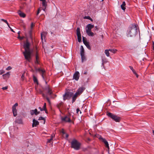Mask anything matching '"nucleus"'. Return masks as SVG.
Here are the masks:
<instances>
[{"label": "nucleus", "mask_w": 154, "mask_h": 154, "mask_svg": "<svg viewBox=\"0 0 154 154\" xmlns=\"http://www.w3.org/2000/svg\"><path fill=\"white\" fill-rule=\"evenodd\" d=\"M10 74L9 72H7L6 74H3L2 76L4 79H6L9 78Z\"/></svg>", "instance_id": "obj_21"}, {"label": "nucleus", "mask_w": 154, "mask_h": 154, "mask_svg": "<svg viewBox=\"0 0 154 154\" xmlns=\"http://www.w3.org/2000/svg\"><path fill=\"white\" fill-rule=\"evenodd\" d=\"M20 32L19 31L17 33L19 35H20Z\"/></svg>", "instance_id": "obj_58"}, {"label": "nucleus", "mask_w": 154, "mask_h": 154, "mask_svg": "<svg viewBox=\"0 0 154 154\" xmlns=\"http://www.w3.org/2000/svg\"><path fill=\"white\" fill-rule=\"evenodd\" d=\"M8 86H6V87H3L2 89L3 90H6L8 89Z\"/></svg>", "instance_id": "obj_48"}, {"label": "nucleus", "mask_w": 154, "mask_h": 154, "mask_svg": "<svg viewBox=\"0 0 154 154\" xmlns=\"http://www.w3.org/2000/svg\"><path fill=\"white\" fill-rule=\"evenodd\" d=\"M41 1L42 2V5L44 7L42 8L43 10L45 11L47 6V2L46 1V0H39Z\"/></svg>", "instance_id": "obj_12"}, {"label": "nucleus", "mask_w": 154, "mask_h": 154, "mask_svg": "<svg viewBox=\"0 0 154 154\" xmlns=\"http://www.w3.org/2000/svg\"><path fill=\"white\" fill-rule=\"evenodd\" d=\"M33 80L35 83H36L37 85H38V80L36 78L35 75H33Z\"/></svg>", "instance_id": "obj_23"}, {"label": "nucleus", "mask_w": 154, "mask_h": 154, "mask_svg": "<svg viewBox=\"0 0 154 154\" xmlns=\"http://www.w3.org/2000/svg\"><path fill=\"white\" fill-rule=\"evenodd\" d=\"M84 44L85 45V46L88 49L90 50H91V47L89 45V42L87 41L85 43H84Z\"/></svg>", "instance_id": "obj_24"}, {"label": "nucleus", "mask_w": 154, "mask_h": 154, "mask_svg": "<svg viewBox=\"0 0 154 154\" xmlns=\"http://www.w3.org/2000/svg\"><path fill=\"white\" fill-rule=\"evenodd\" d=\"M72 148L76 150H79L80 148L81 144L75 139H73L71 143Z\"/></svg>", "instance_id": "obj_4"}, {"label": "nucleus", "mask_w": 154, "mask_h": 154, "mask_svg": "<svg viewBox=\"0 0 154 154\" xmlns=\"http://www.w3.org/2000/svg\"><path fill=\"white\" fill-rule=\"evenodd\" d=\"M102 66H103V67L104 68V63H103V59H102Z\"/></svg>", "instance_id": "obj_53"}, {"label": "nucleus", "mask_w": 154, "mask_h": 154, "mask_svg": "<svg viewBox=\"0 0 154 154\" xmlns=\"http://www.w3.org/2000/svg\"><path fill=\"white\" fill-rule=\"evenodd\" d=\"M35 70L37 71H38L41 73L42 77L43 79L44 80V74L45 72V70L44 69H42L40 68H36Z\"/></svg>", "instance_id": "obj_10"}, {"label": "nucleus", "mask_w": 154, "mask_h": 154, "mask_svg": "<svg viewBox=\"0 0 154 154\" xmlns=\"http://www.w3.org/2000/svg\"><path fill=\"white\" fill-rule=\"evenodd\" d=\"M33 123L32 124V127H36L37 125H38L39 124V122L36 120L35 119H34L32 121Z\"/></svg>", "instance_id": "obj_16"}, {"label": "nucleus", "mask_w": 154, "mask_h": 154, "mask_svg": "<svg viewBox=\"0 0 154 154\" xmlns=\"http://www.w3.org/2000/svg\"><path fill=\"white\" fill-rule=\"evenodd\" d=\"M85 88L84 87H80L77 90L75 93L77 94L78 96H79L82 94V93L85 90Z\"/></svg>", "instance_id": "obj_9"}, {"label": "nucleus", "mask_w": 154, "mask_h": 154, "mask_svg": "<svg viewBox=\"0 0 154 154\" xmlns=\"http://www.w3.org/2000/svg\"><path fill=\"white\" fill-rule=\"evenodd\" d=\"M41 11V10L39 8L38 11H37V15H38V14H39V13H40V11Z\"/></svg>", "instance_id": "obj_51"}, {"label": "nucleus", "mask_w": 154, "mask_h": 154, "mask_svg": "<svg viewBox=\"0 0 154 154\" xmlns=\"http://www.w3.org/2000/svg\"><path fill=\"white\" fill-rule=\"evenodd\" d=\"M34 25L33 23H32L31 25V29L34 26Z\"/></svg>", "instance_id": "obj_50"}, {"label": "nucleus", "mask_w": 154, "mask_h": 154, "mask_svg": "<svg viewBox=\"0 0 154 154\" xmlns=\"http://www.w3.org/2000/svg\"><path fill=\"white\" fill-rule=\"evenodd\" d=\"M32 30H30L29 32V37L30 38H31V37H32Z\"/></svg>", "instance_id": "obj_37"}, {"label": "nucleus", "mask_w": 154, "mask_h": 154, "mask_svg": "<svg viewBox=\"0 0 154 154\" xmlns=\"http://www.w3.org/2000/svg\"><path fill=\"white\" fill-rule=\"evenodd\" d=\"M103 142L105 144L106 147L108 149V150L109 149V146L108 143L106 140L105 139H102Z\"/></svg>", "instance_id": "obj_18"}, {"label": "nucleus", "mask_w": 154, "mask_h": 154, "mask_svg": "<svg viewBox=\"0 0 154 154\" xmlns=\"http://www.w3.org/2000/svg\"><path fill=\"white\" fill-rule=\"evenodd\" d=\"M80 76V74L79 72H76L73 74V79L76 81L78 80Z\"/></svg>", "instance_id": "obj_11"}, {"label": "nucleus", "mask_w": 154, "mask_h": 154, "mask_svg": "<svg viewBox=\"0 0 154 154\" xmlns=\"http://www.w3.org/2000/svg\"><path fill=\"white\" fill-rule=\"evenodd\" d=\"M89 20H91V21H93V20L91 18V19H90Z\"/></svg>", "instance_id": "obj_59"}, {"label": "nucleus", "mask_w": 154, "mask_h": 154, "mask_svg": "<svg viewBox=\"0 0 154 154\" xmlns=\"http://www.w3.org/2000/svg\"><path fill=\"white\" fill-rule=\"evenodd\" d=\"M81 59H82V62H83L85 60V54L83 55H81Z\"/></svg>", "instance_id": "obj_31"}, {"label": "nucleus", "mask_w": 154, "mask_h": 154, "mask_svg": "<svg viewBox=\"0 0 154 154\" xmlns=\"http://www.w3.org/2000/svg\"><path fill=\"white\" fill-rule=\"evenodd\" d=\"M43 108L44 110H45L46 109V103H45L44 104V105L43 106Z\"/></svg>", "instance_id": "obj_40"}, {"label": "nucleus", "mask_w": 154, "mask_h": 154, "mask_svg": "<svg viewBox=\"0 0 154 154\" xmlns=\"http://www.w3.org/2000/svg\"><path fill=\"white\" fill-rule=\"evenodd\" d=\"M18 104L17 103H15L12 106L13 108H16V107L18 106Z\"/></svg>", "instance_id": "obj_38"}, {"label": "nucleus", "mask_w": 154, "mask_h": 154, "mask_svg": "<svg viewBox=\"0 0 154 154\" xmlns=\"http://www.w3.org/2000/svg\"><path fill=\"white\" fill-rule=\"evenodd\" d=\"M137 32V25L132 23L129 25L127 32V35L128 37H132L136 35Z\"/></svg>", "instance_id": "obj_2"}, {"label": "nucleus", "mask_w": 154, "mask_h": 154, "mask_svg": "<svg viewBox=\"0 0 154 154\" xmlns=\"http://www.w3.org/2000/svg\"><path fill=\"white\" fill-rule=\"evenodd\" d=\"M109 49H106L105 50V53L107 57L109 56Z\"/></svg>", "instance_id": "obj_29"}, {"label": "nucleus", "mask_w": 154, "mask_h": 154, "mask_svg": "<svg viewBox=\"0 0 154 154\" xmlns=\"http://www.w3.org/2000/svg\"><path fill=\"white\" fill-rule=\"evenodd\" d=\"M61 119L62 122H72L70 119L68 118L67 116H65L64 117H61Z\"/></svg>", "instance_id": "obj_8"}, {"label": "nucleus", "mask_w": 154, "mask_h": 154, "mask_svg": "<svg viewBox=\"0 0 154 154\" xmlns=\"http://www.w3.org/2000/svg\"><path fill=\"white\" fill-rule=\"evenodd\" d=\"M1 20L6 23L7 24L8 26H9V24L6 20H5L4 19H1Z\"/></svg>", "instance_id": "obj_35"}, {"label": "nucleus", "mask_w": 154, "mask_h": 154, "mask_svg": "<svg viewBox=\"0 0 154 154\" xmlns=\"http://www.w3.org/2000/svg\"><path fill=\"white\" fill-rule=\"evenodd\" d=\"M79 112H80V114H81L82 113V112L80 110V109L79 108H78L76 109V113L77 114H79Z\"/></svg>", "instance_id": "obj_39"}, {"label": "nucleus", "mask_w": 154, "mask_h": 154, "mask_svg": "<svg viewBox=\"0 0 154 154\" xmlns=\"http://www.w3.org/2000/svg\"><path fill=\"white\" fill-rule=\"evenodd\" d=\"M30 45V43L27 40L26 43L24 44L23 47L25 49V51L23 52L25 59L29 62L30 61L32 54L29 48Z\"/></svg>", "instance_id": "obj_1"}, {"label": "nucleus", "mask_w": 154, "mask_h": 154, "mask_svg": "<svg viewBox=\"0 0 154 154\" xmlns=\"http://www.w3.org/2000/svg\"><path fill=\"white\" fill-rule=\"evenodd\" d=\"M52 140V138L51 137V138L48 139L47 140V143H50L51 141Z\"/></svg>", "instance_id": "obj_42"}, {"label": "nucleus", "mask_w": 154, "mask_h": 154, "mask_svg": "<svg viewBox=\"0 0 154 154\" xmlns=\"http://www.w3.org/2000/svg\"><path fill=\"white\" fill-rule=\"evenodd\" d=\"M153 135H154V130L153 131Z\"/></svg>", "instance_id": "obj_60"}, {"label": "nucleus", "mask_w": 154, "mask_h": 154, "mask_svg": "<svg viewBox=\"0 0 154 154\" xmlns=\"http://www.w3.org/2000/svg\"><path fill=\"white\" fill-rule=\"evenodd\" d=\"M135 74L136 75V77H137V78H138V75L137 73H136V74Z\"/></svg>", "instance_id": "obj_55"}, {"label": "nucleus", "mask_w": 154, "mask_h": 154, "mask_svg": "<svg viewBox=\"0 0 154 154\" xmlns=\"http://www.w3.org/2000/svg\"><path fill=\"white\" fill-rule=\"evenodd\" d=\"M129 67L130 68V69L133 72L134 74H136V71L133 68V67L132 66H129Z\"/></svg>", "instance_id": "obj_32"}, {"label": "nucleus", "mask_w": 154, "mask_h": 154, "mask_svg": "<svg viewBox=\"0 0 154 154\" xmlns=\"http://www.w3.org/2000/svg\"><path fill=\"white\" fill-rule=\"evenodd\" d=\"M15 122L16 123L19 124H21L22 123V121L21 119H17L15 120Z\"/></svg>", "instance_id": "obj_28"}, {"label": "nucleus", "mask_w": 154, "mask_h": 154, "mask_svg": "<svg viewBox=\"0 0 154 154\" xmlns=\"http://www.w3.org/2000/svg\"><path fill=\"white\" fill-rule=\"evenodd\" d=\"M79 96L77 94H76L75 93V94L73 95V96L72 97V103H74L75 100H76L77 97Z\"/></svg>", "instance_id": "obj_17"}, {"label": "nucleus", "mask_w": 154, "mask_h": 154, "mask_svg": "<svg viewBox=\"0 0 154 154\" xmlns=\"http://www.w3.org/2000/svg\"><path fill=\"white\" fill-rule=\"evenodd\" d=\"M82 41L84 43L87 41L86 38L83 36L82 37Z\"/></svg>", "instance_id": "obj_36"}, {"label": "nucleus", "mask_w": 154, "mask_h": 154, "mask_svg": "<svg viewBox=\"0 0 154 154\" xmlns=\"http://www.w3.org/2000/svg\"><path fill=\"white\" fill-rule=\"evenodd\" d=\"M109 51L112 53H115L117 51V50L116 49H109Z\"/></svg>", "instance_id": "obj_33"}, {"label": "nucleus", "mask_w": 154, "mask_h": 154, "mask_svg": "<svg viewBox=\"0 0 154 154\" xmlns=\"http://www.w3.org/2000/svg\"><path fill=\"white\" fill-rule=\"evenodd\" d=\"M39 59L38 55L37 52L35 54V63L36 64H39V62L38 60Z\"/></svg>", "instance_id": "obj_19"}, {"label": "nucleus", "mask_w": 154, "mask_h": 154, "mask_svg": "<svg viewBox=\"0 0 154 154\" xmlns=\"http://www.w3.org/2000/svg\"><path fill=\"white\" fill-rule=\"evenodd\" d=\"M76 34L78 37V41L79 42H82L81 35L80 32L79 28L78 27L76 29Z\"/></svg>", "instance_id": "obj_7"}, {"label": "nucleus", "mask_w": 154, "mask_h": 154, "mask_svg": "<svg viewBox=\"0 0 154 154\" xmlns=\"http://www.w3.org/2000/svg\"><path fill=\"white\" fill-rule=\"evenodd\" d=\"M45 111V112L47 114L48 112L47 110L46 109L45 110H44Z\"/></svg>", "instance_id": "obj_56"}, {"label": "nucleus", "mask_w": 154, "mask_h": 154, "mask_svg": "<svg viewBox=\"0 0 154 154\" xmlns=\"http://www.w3.org/2000/svg\"><path fill=\"white\" fill-rule=\"evenodd\" d=\"M18 13L20 16L21 17L24 18L26 17V14L20 11H18Z\"/></svg>", "instance_id": "obj_22"}, {"label": "nucleus", "mask_w": 154, "mask_h": 154, "mask_svg": "<svg viewBox=\"0 0 154 154\" xmlns=\"http://www.w3.org/2000/svg\"><path fill=\"white\" fill-rule=\"evenodd\" d=\"M84 18L85 19H88V20H90L91 19V18L89 16H85Z\"/></svg>", "instance_id": "obj_43"}, {"label": "nucleus", "mask_w": 154, "mask_h": 154, "mask_svg": "<svg viewBox=\"0 0 154 154\" xmlns=\"http://www.w3.org/2000/svg\"><path fill=\"white\" fill-rule=\"evenodd\" d=\"M38 109H39L41 111H42L44 110L43 108H42L41 107H38Z\"/></svg>", "instance_id": "obj_52"}, {"label": "nucleus", "mask_w": 154, "mask_h": 154, "mask_svg": "<svg viewBox=\"0 0 154 154\" xmlns=\"http://www.w3.org/2000/svg\"><path fill=\"white\" fill-rule=\"evenodd\" d=\"M45 81V83H46V84H47V82L46 81Z\"/></svg>", "instance_id": "obj_64"}, {"label": "nucleus", "mask_w": 154, "mask_h": 154, "mask_svg": "<svg viewBox=\"0 0 154 154\" xmlns=\"http://www.w3.org/2000/svg\"><path fill=\"white\" fill-rule=\"evenodd\" d=\"M86 32L87 35L89 36H93L94 35V33L91 31H86Z\"/></svg>", "instance_id": "obj_25"}, {"label": "nucleus", "mask_w": 154, "mask_h": 154, "mask_svg": "<svg viewBox=\"0 0 154 154\" xmlns=\"http://www.w3.org/2000/svg\"><path fill=\"white\" fill-rule=\"evenodd\" d=\"M24 38V37H21L20 36V35H18V39H20V40L23 39Z\"/></svg>", "instance_id": "obj_45"}, {"label": "nucleus", "mask_w": 154, "mask_h": 154, "mask_svg": "<svg viewBox=\"0 0 154 154\" xmlns=\"http://www.w3.org/2000/svg\"><path fill=\"white\" fill-rule=\"evenodd\" d=\"M42 89L43 90L41 89L39 90V93L42 95L43 97H45L46 94H49L51 97H52L51 95L52 94V92L49 85H47L45 87H42Z\"/></svg>", "instance_id": "obj_3"}, {"label": "nucleus", "mask_w": 154, "mask_h": 154, "mask_svg": "<svg viewBox=\"0 0 154 154\" xmlns=\"http://www.w3.org/2000/svg\"><path fill=\"white\" fill-rule=\"evenodd\" d=\"M99 28L97 26H95V31H98L99 30Z\"/></svg>", "instance_id": "obj_44"}, {"label": "nucleus", "mask_w": 154, "mask_h": 154, "mask_svg": "<svg viewBox=\"0 0 154 154\" xmlns=\"http://www.w3.org/2000/svg\"><path fill=\"white\" fill-rule=\"evenodd\" d=\"M38 120H44V124H45V118L43 117L42 116H41L40 117H39V118L38 119Z\"/></svg>", "instance_id": "obj_34"}, {"label": "nucleus", "mask_w": 154, "mask_h": 154, "mask_svg": "<svg viewBox=\"0 0 154 154\" xmlns=\"http://www.w3.org/2000/svg\"><path fill=\"white\" fill-rule=\"evenodd\" d=\"M25 77V73L24 72L22 75L21 76V78L22 79V80H23L24 79Z\"/></svg>", "instance_id": "obj_41"}, {"label": "nucleus", "mask_w": 154, "mask_h": 154, "mask_svg": "<svg viewBox=\"0 0 154 154\" xmlns=\"http://www.w3.org/2000/svg\"><path fill=\"white\" fill-rule=\"evenodd\" d=\"M84 74L86 75L87 74V72L86 71H84Z\"/></svg>", "instance_id": "obj_54"}, {"label": "nucleus", "mask_w": 154, "mask_h": 154, "mask_svg": "<svg viewBox=\"0 0 154 154\" xmlns=\"http://www.w3.org/2000/svg\"><path fill=\"white\" fill-rule=\"evenodd\" d=\"M106 63V61H105L103 60V63Z\"/></svg>", "instance_id": "obj_61"}, {"label": "nucleus", "mask_w": 154, "mask_h": 154, "mask_svg": "<svg viewBox=\"0 0 154 154\" xmlns=\"http://www.w3.org/2000/svg\"><path fill=\"white\" fill-rule=\"evenodd\" d=\"M73 93L70 91H67L63 95V99L64 101L69 100L73 96Z\"/></svg>", "instance_id": "obj_6"}, {"label": "nucleus", "mask_w": 154, "mask_h": 154, "mask_svg": "<svg viewBox=\"0 0 154 154\" xmlns=\"http://www.w3.org/2000/svg\"><path fill=\"white\" fill-rule=\"evenodd\" d=\"M41 35L42 38V34H41Z\"/></svg>", "instance_id": "obj_63"}, {"label": "nucleus", "mask_w": 154, "mask_h": 154, "mask_svg": "<svg viewBox=\"0 0 154 154\" xmlns=\"http://www.w3.org/2000/svg\"><path fill=\"white\" fill-rule=\"evenodd\" d=\"M69 135L68 134H66V137H68Z\"/></svg>", "instance_id": "obj_57"}, {"label": "nucleus", "mask_w": 154, "mask_h": 154, "mask_svg": "<svg viewBox=\"0 0 154 154\" xmlns=\"http://www.w3.org/2000/svg\"><path fill=\"white\" fill-rule=\"evenodd\" d=\"M11 67L10 66H9L6 69L7 70H9L11 69Z\"/></svg>", "instance_id": "obj_47"}, {"label": "nucleus", "mask_w": 154, "mask_h": 154, "mask_svg": "<svg viewBox=\"0 0 154 154\" xmlns=\"http://www.w3.org/2000/svg\"><path fill=\"white\" fill-rule=\"evenodd\" d=\"M4 73V71L3 70H0V75H2Z\"/></svg>", "instance_id": "obj_46"}, {"label": "nucleus", "mask_w": 154, "mask_h": 154, "mask_svg": "<svg viewBox=\"0 0 154 154\" xmlns=\"http://www.w3.org/2000/svg\"><path fill=\"white\" fill-rule=\"evenodd\" d=\"M49 95V94H46L45 96L43 97L44 98H45L49 103H50V101L49 98L48 97V95Z\"/></svg>", "instance_id": "obj_30"}, {"label": "nucleus", "mask_w": 154, "mask_h": 154, "mask_svg": "<svg viewBox=\"0 0 154 154\" xmlns=\"http://www.w3.org/2000/svg\"><path fill=\"white\" fill-rule=\"evenodd\" d=\"M12 112L14 116H16L17 115V110L16 109L12 108Z\"/></svg>", "instance_id": "obj_27"}, {"label": "nucleus", "mask_w": 154, "mask_h": 154, "mask_svg": "<svg viewBox=\"0 0 154 154\" xmlns=\"http://www.w3.org/2000/svg\"><path fill=\"white\" fill-rule=\"evenodd\" d=\"M126 3L124 1L122 2V4L121 5V9L124 11H125L126 9Z\"/></svg>", "instance_id": "obj_20"}, {"label": "nucleus", "mask_w": 154, "mask_h": 154, "mask_svg": "<svg viewBox=\"0 0 154 154\" xmlns=\"http://www.w3.org/2000/svg\"><path fill=\"white\" fill-rule=\"evenodd\" d=\"M30 112L31 115L32 116L34 114L37 115L40 113L39 111H37V110L36 109H35V110H31Z\"/></svg>", "instance_id": "obj_13"}, {"label": "nucleus", "mask_w": 154, "mask_h": 154, "mask_svg": "<svg viewBox=\"0 0 154 154\" xmlns=\"http://www.w3.org/2000/svg\"><path fill=\"white\" fill-rule=\"evenodd\" d=\"M94 26L93 25H92L91 24H88L86 27V31H91V29H92Z\"/></svg>", "instance_id": "obj_15"}, {"label": "nucleus", "mask_w": 154, "mask_h": 154, "mask_svg": "<svg viewBox=\"0 0 154 154\" xmlns=\"http://www.w3.org/2000/svg\"><path fill=\"white\" fill-rule=\"evenodd\" d=\"M8 27L10 29L11 31L13 32H14L13 31V30L12 29V28L10 26V25L9 24V26H8Z\"/></svg>", "instance_id": "obj_49"}, {"label": "nucleus", "mask_w": 154, "mask_h": 154, "mask_svg": "<svg viewBox=\"0 0 154 154\" xmlns=\"http://www.w3.org/2000/svg\"><path fill=\"white\" fill-rule=\"evenodd\" d=\"M57 108L59 109L60 112L61 113V109L63 108V103L62 102H60L57 105Z\"/></svg>", "instance_id": "obj_14"}, {"label": "nucleus", "mask_w": 154, "mask_h": 154, "mask_svg": "<svg viewBox=\"0 0 154 154\" xmlns=\"http://www.w3.org/2000/svg\"><path fill=\"white\" fill-rule=\"evenodd\" d=\"M80 49H81V52H80L81 55L85 54L84 49L83 47V46L82 45H81V46Z\"/></svg>", "instance_id": "obj_26"}, {"label": "nucleus", "mask_w": 154, "mask_h": 154, "mask_svg": "<svg viewBox=\"0 0 154 154\" xmlns=\"http://www.w3.org/2000/svg\"><path fill=\"white\" fill-rule=\"evenodd\" d=\"M106 114L109 117L116 122H119L121 120V117L110 112H107Z\"/></svg>", "instance_id": "obj_5"}, {"label": "nucleus", "mask_w": 154, "mask_h": 154, "mask_svg": "<svg viewBox=\"0 0 154 154\" xmlns=\"http://www.w3.org/2000/svg\"><path fill=\"white\" fill-rule=\"evenodd\" d=\"M62 133H63V134H64V131H63V132H62Z\"/></svg>", "instance_id": "obj_62"}]
</instances>
